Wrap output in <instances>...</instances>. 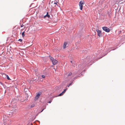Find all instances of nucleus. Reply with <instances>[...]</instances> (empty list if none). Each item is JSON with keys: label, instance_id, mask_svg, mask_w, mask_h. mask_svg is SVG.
I'll list each match as a JSON object with an SVG mask.
<instances>
[{"label": "nucleus", "instance_id": "f257e3e1", "mask_svg": "<svg viewBox=\"0 0 125 125\" xmlns=\"http://www.w3.org/2000/svg\"><path fill=\"white\" fill-rule=\"evenodd\" d=\"M94 56L91 55V56H88L86 58L85 61L83 60L82 59L81 61L82 62L81 64L78 65L76 64L74 66V67H75V66H78L79 71L82 70L84 67H88L89 65H92V64H90L91 63V61L92 60L94 59Z\"/></svg>", "mask_w": 125, "mask_h": 125}, {"label": "nucleus", "instance_id": "f03ea898", "mask_svg": "<svg viewBox=\"0 0 125 125\" xmlns=\"http://www.w3.org/2000/svg\"><path fill=\"white\" fill-rule=\"evenodd\" d=\"M78 73V71H75L74 73H72L71 72H69L68 74L67 75V76H69L72 75L73 77H74Z\"/></svg>", "mask_w": 125, "mask_h": 125}, {"label": "nucleus", "instance_id": "7ed1b4c3", "mask_svg": "<svg viewBox=\"0 0 125 125\" xmlns=\"http://www.w3.org/2000/svg\"><path fill=\"white\" fill-rule=\"evenodd\" d=\"M84 1L82 0L80 1L79 2V6L80 9L81 10H82L83 8V5L84 4Z\"/></svg>", "mask_w": 125, "mask_h": 125}, {"label": "nucleus", "instance_id": "20e7f679", "mask_svg": "<svg viewBox=\"0 0 125 125\" xmlns=\"http://www.w3.org/2000/svg\"><path fill=\"white\" fill-rule=\"evenodd\" d=\"M96 31L97 32V35L100 37H101L102 36V34L101 31L98 29H97Z\"/></svg>", "mask_w": 125, "mask_h": 125}, {"label": "nucleus", "instance_id": "39448f33", "mask_svg": "<svg viewBox=\"0 0 125 125\" xmlns=\"http://www.w3.org/2000/svg\"><path fill=\"white\" fill-rule=\"evenodd\" d=\"M102 29L103 30L107 32H108L110 31L109 29L107 27H104L102 28Z\"/></svg>", "mask_w": 125, "mask_h": 125}, {"label": "nucleus", "instance_id": "423d86ee", "mask_svg": "<svg viewBox=\"0 0 125 125\" xmlns=\"http://www.w3.org/2000/svg\"><path fill=\"white\" fill-rule=\"evenodd\" d=\"M42 93L41 92H39L36 95L35 98V99L36 100H38L40 95Z\"/></svg>", "mask_w": 125, "mask_h": 125}, {"label": "nucleus", "instance_id": "0eeeda50", "mask_svg": "<svg viewBox=\"0 0 125 125\" xmlns=\"http://www.w3.org/2000/svg\"><path fill=\"white\" fill-rule=\"evenodd\" d=\"M46 17H47L48 18H49L50 19H51L52 18L50 17V15L48 14V12H47L46 14L44 15L43 17V18H45Z\"/></svg>", "mask_w": 125, "mask_h": 125}, {"label": "nucleus", "instance_id": "6e6552de", "mask_svg": "<svg viewBox=\"0 0 125 125\" xmlns=\"http://www.w3.org/2000/svg\"><path fill=\"white\" fill-rule=\"evenodd\" d=\"M52 64L54 65L56 64L57 62H58L55 59H54V60H53L52 61Z\"/></svg>", "mask_w": 125, "mask_h": 125}, {"label": "nucleus", "instance_id": "1a4fd4ad", "mask_svg": "<svg viewBox=\"0 0 125 125\" xmlns=\"http://www.w3.org/2000/svg\"><path fill=\"white\" fill-rule=\"evenodd\" d=\"M24 91L25 92L24 93H25V94H27V93L28 94V93H30L29 91L27 88H25L24 89Z\"/></svg>", "mask_w": 125, "mask_h": 125}, {"label": "nucleus", "instance_id": "9d476101", "mask_svg": "<svg viewBox=\"0 0 125 125\" xmlns=\"http://www.w3.org/2000/svg\"><path fill=\"white\" fill-rule=\"evenodd\" d=\"M26 94V96L25 97V98H26L24 100V101L25 102L27 100V98L29 96V95L27 93V94Z\"/></svg>", "mask_w": 125, "mask_h": 125}, {"label": "nucleus", "instance_id": "9b49d317", "mask_svg": "<svg viewBox=\"0 0 125 125\" xmlns=\"http://www.w3.org/2000/svg\"><path fill=\"white\" fill-rule=\"evenodd\" d=\"M74 80L73 79H72L71 81H70L69 85H72L73 83L74 82Z\"/></svg>", "mask_w": 125, "mask_h": 125}, {"label": "nucleus", "instance_id": "f8f14e48", "mask_svg": "<svg viewBox=\"0 0 125 125\" xmlns=\"http://www.w3.org/2000/svg\"><path fill=\"white\" fill-rule=\"evenodd\" d=\"M67 44V43L66 42H64L63 46V48L64 49H65L66 47Z\"/></svg>", "mask_w": 125, "mask_h": 125}, {"label": "nucleus", "instance_id": "ddd939ff", "mask_svg": "<svg viewBox=\"0 0 125 125\" xmlns=\"http://www.w3.org/2000/svg\"><path fill=\"white\" fill-rule=\"evenodd\" d=\"M64 93L63 91L61 93H60L57 96H61L63 95L64 94Z\"/></svg>", "mask_w": 125, "mask_h": 125}, {"label": "nucleus", "instance_id": "4468645a", "mask_svg": "<svg viewBox=\"0 0 125 125\" xmlns=\"http://www.w3.org/2000/svg\"><path fill=\"white\" fill-rule=\"evenodd\" d=\"M49 58L50 59L51 62L53 60H54V58L51 57L50 55L49 56Z\"/></svg>", "mask_w": 125, "mask_h": 125}, {"label": "nucleus", "instance_id": "2eb2a0df", "mask_svg": "<svg viewBox=\"0 0 125 125\" xmlns=\"http://www.w3.org/2000/svg\"><path fill=\"white\" fill-rule=\"evenodd\" d=\"M5 75L6 76V77L7 78V79L9 80H11L10 79V78H9V76H8V75L6 74H5Z\"/></svg>", "mask_w": 125, "mask_h": 125}, {"label": "nucleus", "instance_id": "dca6fc26", "mask_svg": "<svg viewBox=\"0 0 125 125\" xmlns=\"http://www.w3.org/2000/svg\"><path fill=\"white\" fill-rule=\"evenodd\" d=\"M35 106V105L34 104H33L31 105V106H30V107H28V108H32ZM28 106H29V107L30 106L29 105H28Z\"/></svg>", "mask_w": 125, "mask_h": 125}, {"label": "nucleus", "instance_id": "f3484780", "mask_svg": "<svg viewBox=\"0 0 125 125\" xmlns=\"http://www.w3.org/2000/svg\"><path fill=\"white\" fill-rule=\"evenodd\" d=\"M25 31H24L22 32L21 33V35L23 37L25 35V34H24Z\"/></svg>", "mask_w": 125, "mask_h": 125}, {"label": "nucleus", "instance_id": "a211bd4d", "mask_svg": "<svg viewBox=\"0 0 125 125\" xmlns=\"http://www.w3.org/2000/svg\"><path fill=\"white\" fill-rule=\"evenodd\" d=\"M57 2H54L53 1H52L51 2V4L52 5H53V4H55V5H56L57 4Z\"/></svg>", "mask_w": 125, "mask_h": 125}, {"label": "nucleus", "instance_id": "6ab92c4d", "mask_svg": "<svg viewBox=\"0 0 125 125\" xmlns=\"http://www.w3.org/2000/svg\"><path fill=\"white\" fill-rule=\"evenodd\" d=\"M85 71V70H84L80 74L81 75H80L79 76H80L81 75H82L84 73ZM79 75H80V74H79Z\"/></svg>", "mask_w": 125, "mask_h": 125}, {"label": "nucleus", "instance_id": "aec40b11", "mask_svg": "<svg viewBox=\"0 0 125 125\" xmlns=\"http://www.w3.org/2000/svg\"><path fill=\"white\" fill-rule=\"evenodd\" d=\"M78 77H79L80 76H76V77H74V78L73 79L74 80L75 79H76L77 78H78Z\"/></svg>", "mask_w": 125, "mask_h": 125}, {"label": "nucleus", "instance_id": "412c9836", "mask_svg": "<svg viewBox=\"0 0 125 125\" xmlns=\"http://www.w3.org/2000/svg\"><path fill=\"white\" fill-rule=\"evenodd\" d=\"M68 89V88H66V89H64L63 91L64 93H65V92L66 91V90Z\"/></svg>", "mask_w": 125, "mask_h": 125}, {"label": "nucleus", "instance_id": "4be33fe9", "mask_svg": "<svg viewBox=\"0 0 125 125\" xmlns=\"http://www.w3.org/2000/svg\"><path fill=\"white\" fill-rule=\"evenodd\" d=\"M46 106H45V107L44 108H43L42 110L40 112H42L43 111V110L46 108Z\"/></svg>", "mask_w": 125, "mask_h": 125}, {"label": "nucleus", "instance_id": "5701e85b", "mask_svg": "<svg viewBox=\"0 0 125 125\" xmlns=\"http://www.w3.org/2000/svg\"><path fill=\"white\" fill-rule=\"evenodd\" d=\"M42 77L43 78H45V76L44 75H42Z\"/></svg>", "mask_w": 125, "mask_h": 125}, {"label": "nucleus", "instance_id": "b1692460", "mask_svg": "<svg viewBox=\"0 0 125 125\" xmlns=\"http://www.w3.org/2000/svg\"><path fill=\"white\" fill-rule=\"evenodd\" d=\"M22 41V39H19V40H18V41H20V42H21Z\"/></svg>", "mask_w": 125, "mask_h": 125}, {"label": "nucleus", "instance_id": "393cba45", "mask_svg": "<svg viewBox=\"0 0 125 125\" xmlns=\"http://www.w3.org/2000/svg\"><path fill=\"white\" fill-rule=\"evenodd\" d=\"M0 84H1L2 86H4V83H2L0 82Z\"/></svg>", "mask_w": 125, "mask_h": 125}, {"label": "nucleus", "instance_id": "a878e982", "mask_svg": "<svg viewBox=\"0 0 125 125\" xmlns=\"http://www.w3.org/2000/svg\"><path fill=\"white\" fill-rule=\"evenodd\" d=\"M52 99L49 101L48 102V103H51L52 102Z\"/></svg>", "mask_w": 125, "mask_h": 125}, {"label": "nucleus", "instance_id": "bb28decb", "mask_svg": "<svg viewBox=\"0 0 125 125\" xmlns=\"http://www.w3.org/2000/svg\"><path fill=\"white\" fill-rule=\"evenodd\" d=\"M80 41H78L77 42H76V44H77H77L79 43H80Z\"/></svg>", "mask_w": 125, "mask_h": 125}, {"label": "nucleus", "instance_id": "cd10ccee", "mask_svg": "<svg viewBox=\"0 0 125 125\" xmlns=\"http://www.w3.org/2000/svg\"><path fill=\"white\" fill-rule=\"evenodd\" d=\"M35 122H39V124H40V121H39L38 120H36L35 121Z\"/></svg>", "mask_w": 125, "mask_h": 125}, {"label": "nucleus", "instance_id": "c85d7f7f", "mask_svg": "<svg viewBox=\"0 0 125 125\" xmlns=\"http://www.w3.org/2000/svg\"><path fill=\"white\" fill-rule=\"evenodd\" d=\"M23 24H22V25L21 26V27H23Z\"/></svg>", "mask_w": 125, "mask_h": 125}, {"label": "nucleus", "instance_id": "c756f323", "mask_svg": "<svg viewBox=\"0 0 125 125\" xmlns=\"http://www.w3.org/2000/svg\"><path fill=\"white\" fill-rule=\"evenodd\" d=\"M4 87V88H5V87H6V85H5L4 84V86H3Z\"/></svg>", "mask_w": 125, "mask_h": 125}, {"label": "nucleus", "instance_id": "7c9ffc66", "mask_svg": "<svg viewBox=\"0 0 125 125\" xmlns=\"http://www.w3.org/2000/svg\"><path fill=\"white\" fill-rule=\"evenodd\" d=\"M38 115V114H37L35 116V118H36V116H37Z\"/></svg>", "mask_w": 125, "mask_h": 125}, {"label": "nucleus", "instance_id": "2f4dec72", "mask_svg": "<svg viewBox=\"0 0 125 125\" xmlns=\"http://www.w3.org/2000/svg\"><path fill=\"white\" fill-rule=\"evenodd\" d=\"M71 85H69V84L68 85H67V87H69Z\"/></svg>", "mask_w": 125, "mask_h": 125}, {"label": "nucleus", "instance_id": "473e14b6", "mask_svg": "<svg viewBox=\"0 0 125 125\" xmlns=\"http://www.w3.org/2000/svg\"><path fill=\"white\" fill-rule=\"evenodd\" d=\"M92 61H91V63H90V64H91H91H92V63H92L93 62H92Z\"/></svg>", "mask_w": 125, "mask_h": 125}, {"label": "nucleus", "instance_id": "72a5a7b5", "mask_svg": "<svg viewBox=\"0 0 125 125\" xmlns=\"http://www.w3.org/2000/svg\"><path fill=\"white\" fill-rule=\"evenodd\" d=\"M115 49H113V50H111V51L114 50H115Z\"/></svg>", "mask_w": 125, "mask_h": 125}, {"label": "nucleus", "instance_id": "f704fd0d", "mask_svg": "<svg viewBox=\"0 0 125 125\" xmlns=\"http://www.w3.org/2000/svg\"><path fill=\"white\" fill-rule=\"evenodd\" d=\"M70 62L71 63H72V61H70Z\"/></svg>", "mask_w": 125, "mask_h": 125}, {"label": "nucleus", "instance_id": "c9c22d12", "mask_svg": "<svg viewBox=\"0 0 125 125\" xmlns=\"http://www.w3.org/2000/svg\"><path fill=\"white\" fill-rule=\"evenodd\" d=\"M56 5L57 6H58V5L57 4H57Z\"/></svg>", "mask_w": 125, "mask_h": 125}, {"label": "nucleus", "instance_id": "e433bc0d", "mask_svg": "<svg viewBox=\"0 0 125 125\" xmlns=\"http://www.w3.org/2000/svg\"><path fill=\"white\" fill-rule=\"evenodd\" d=\"M56 5H55L54 6V7H56Z\"/></svg>", "mask_w": 125, "mask_h": 125}, {"label": "nucleus", "instance_id": "4c0bfd02", "mask_svg": "<svg viewBox=\"0 0 125 125\" xmlns=\"http://www.w3.org/2000/svg\"><path fill=\"white\" fill-rule=\"evenodd\" d=\"M106 54H105V55H104L103 56H105V55H106Z\"/></svg>", "mask_w": 125, "mask_h": 125}, {"label": "nucleus", "instance_id": "58836bf2", "mask_svg": "<svg viewBox=\"0 0 125 125\" xmlns=\"http://www.w3.org/2000/svg\"><path fill=\"white\" fill-rule=\"evenodd\" d=\"M6 92V90H5V92Z\"/></svg>", "mask_w": 125, "mask_h": 125}, {"label": "nucleus", "instance_id": "ea45409f", "mask_svg": "<svg viewBox=\"0 0 125 125\" xmlns=\"http://www.w3.org/2000/svg\"><path fill=\"white\" fill-rule=\"evenodd\" d=\"M73 64H72V66H73Z\"/></svg>", "mask_w": 125, "mask_h": 125}]
</instances>
